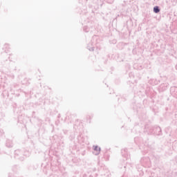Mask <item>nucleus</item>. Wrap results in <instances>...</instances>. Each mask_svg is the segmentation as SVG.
Returning a JSON list of instances; mask_svg holds the SVG:
<instances>
[{
  "mask_svg": "<svg viewBox=\"0 0 177 177\" xmlns=\"http://www.w3.org/2000/svg\"><path fill=\"white\" fill-rule=\"evenodd\" d=\"M122 155L128 156V149L125 148L124 149H122Z\"/></svg>",
  "mask_w": 177,
  "mask_h": 177,
  "instance_id": "9",
  "label": "nucleus"
},
{
  "mask_svg": "<svg viewBox=\"0 0 177 177\" xmlns=\"http://www.w3.org/2000/svg\"><path fill=\"white\" fill-rule=\"evenodd\" d=\"M99 40V36L97 35H94L92 37L91 41V43L92 44V45H93L95 46V45H97L98 44V41Z\"/></svg>",
  "mask_w": 177,
  "mask_h": 177,
  "instance_id": "4",
  "label": "nucleus"
},
{
  "mask_svg": "<svg viewBox=\"0 0 177 177\" xmlns=\"http://www.w3.org/2000/svg\"><path fill=\"white\" fill-rule=\"evenodd\" d=\"M175 91L176 92H177V87H172L171 88V91Z\"/></svg>",
  "mask_w": 177,
  "mask_h": 177,
  "instance_id": "11",
  "label": "nucleus"
},
{
  "mask_svg": "<svg viewBox=\"0 0 177 177\" xmlns=\"http://www.w3.org/2000/svg\"><path fill=\"white\" fill-rule=\"evenodd\" d=\"M3 130H0V136H2L3 135Z\"/></svg>",
  "mask_w": 177,
  "mask_h": 177,
  "instance_id": "13",
  "label": "nucleus"
},
{
  "mask_svg": "<svg viewBox=\"0 0 177 177\" xmlns=\"http://www.w3.org/2000/svg\"><path fill=\"white\" fill-rule=\"evenodd\" d=\"M144 132L147 133L148 135L153 134L154 133V127L149 125H146L144 129Z\"/></svg>",
  "mask_w": 177,
  "mask_h": 177,
  "instance_id": "1",
  "label": "nucleus"
},
{
  "mask_svg": "<svg viewBox=\"0 0 177 177\" xmlns=\"http://www.w3.org/2000/svg\"><path fill=\"white\" fill-rule=\"evenodd\" d=\"M163 85H164V84L160 85V88H162Z\"/></svg>",
  "mask_w": 177,
  "mask_h": 177,
  "instance_id": "16",
  "label": "nucleus"
},
{
  "mask_svg": "<svg viewBox=\"0 0 177 177\" xmlns=\"http://www.w3.org/2000/svg\"><path fill=\"white\" fill-rule=\"evenodd\" d=\"M176 70H177V64L176 65Z\"/></svg>",
  "mask_w": 177,
  "mask_h": 177,
  "instance_id": "17",
  "label": "nucleus"
},
{
  "mask_svg": "<svg viewBox=\"0 0 177 177\" xmlns=\"http://www.w3.org/2000/svg\"><path fill=\"white\" fill-rule=\"evenodd\" d=\"M162 131L161 130V127H153V135H158V136H160V135H162Z\"/></svg>",
  "mask_w": 177,
  "mask_h": 177,
  "instance_id": "3",
  "label": "nucleus"
},
{
  "mask_svg": "<svg viewBox=\"0 0 177 177\" xmlns=\"http://www.w3.org/2000/svg\"><path fill=\"white\" fill-rule=\"evenodd\" d=\"M83 30L84 32H89V28L88 26H84Z\"/></svg>",
  "mask_w": 177,
  "mask_h": 177,
  "instance_id": "10",
  "label": "nucleus"
},
{
  "mask_svg": "<svg viewBox=\"0 0 177 177\" xmlns=\"http://www.w3.org/2000/svg\"><path fill=\"white\" fill-rule=\"evenodd\" d=\"M86 1H88V0H86Z\"/></svg>",
  "mask_w": 177,
  "mask_h": 177,
  "instance_id": "18",
  "label": "nucleus"
},
{
  "mask_svg": "<svg viewBox=\"0 0 177 177\" xmlns=\"http://www.w3.org/2000/svg\"><path fill=\"white\" fill-rule=\"evenodd\" d=\"M93 150H94L93 154H95V156H99V154H100V151H102V149L97 145H94L93 147Z\"/></svg>",
  "mask_w": 177,
  "mask_h": 177,
  "instance_id": "2",
  "label": "nucleus"
},
{
  "mask_svg": "<svg viewBox=\"0 0 177 177\" xmlns=\"http://www.w3.org/2000/svg\"><path fill=\"white\" fill-rule=\"evenodd\" d=\"M87 49L91 52H93V50H95V46L92 44V43H90L87 45Z\"/></svg>",
  "mask_w": 177,
  "mask_h": 177,
  "instance_id": "6",
  "label": "nucleus"
},
{
  "mask_svg": "<svg viewBox=\"0 0 177 177\" xmlns=\"http://www.w3.org/2000/svg\"><path fill=\"white\" fill-rule=\"evenodd\" d=\"M160 84V80H156V82H155V85H158Z\"/></svg>",
  "mask_w": 177,
  "mask_h": 177,
  "instance_id": "14",
  "label": "nucleus"
},
{
  "mask_svg": "<svg viewBox=\"0 0 177 177\" xmlns=\"http://www.w3.org/2000/svg\"><path fill=\"white\" fill-rule=\"evenodd\" d=\"M108 3H113L114 2V0H106Z\"/></svg>",
  "mask_w": 177,
  "mask_h": 177,
  "instance_id": "12",
  "label": "nucleus"
},
{
  "mask_svg": "<svg viewBox=\"0 0 177 177\" xmlns=\"http://www.w3.org/2000/svg\"><path fill=\"white\" fill-rule=\"evenodd\" d=\"M6 146V147H8L9 149L13 147V142L10 140H7Z\"/></svg>",
  "mask_w": 177,
  "mask_h": 177,
  "instance_id": "5",
  "label": "nucleus"
},
{
  "mask_svg": "<svg viewBox=\"0 0 177 177\" xmlns=\"http://www.w3.org/2000/svg\"><path fill=\"white\" fill-rule=\"evenodd\" d=\"M3 49H5L6 53H8V52H9V49H10V48H9V44H6L4 45V47L3 48Z\"/></svg>",
  "mask_w": 177,
  "mask_h": 177,
  "instance_id": "8",
  "label": "nucleus"
},
{
  "mask_svg": "<svg viewBox=\"0 0 177 177\" xmlns=\"http://www.w3.org/2000/svg\"><path fill=\"white\" fill-rule=\"evenodd\" d=\"M160 6H156L153 7V13H160Z\"/></svg>",
  "mask_w": 177,
  "mask_h": 177,
  "instance_id": "7",
  "label": "nucleus"
},
{
  "mask_svg": "<svg viewBox=\"0 0 177 177\" xmlns=\"http://www.w3.org/2000/svg\"><path fill=\"white\" fill-rule=\"evenodd\" d=\"M17 151H19V150H16V151H15V155L19 156V153H17Z\"/></svg>",
  "mask_w": 177,
  "mask_h": 177,
  "instance_id": "15",
  "label": "nucleus"
}]
</instances>
